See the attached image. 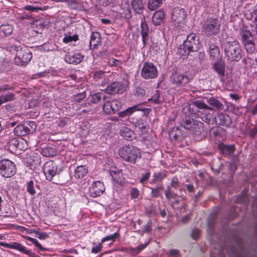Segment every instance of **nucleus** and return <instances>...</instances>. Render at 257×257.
<instances>
[{
    "label": "nucleus",
    "mask_w": 257,
    "mask_h": 257,
    "mask_svg": "<svg viewBox=\"0 0 257 257\" xmlns=\"http://www.w3.org/2000/svg\"><path fill=\"white\" fill-rule=\"evenodd\" d=\"M118 154L124 161L135 164L138 159H140L142 154L140 150L132 145H124L118 150Z\"/></svg>",
    "instance_id": "nucleus-2"
},
{
    "label": "nucleus",
    "mask_w": 257,
    "mask_h": 257,
    "mask_svg": "<svg viewBox=\"0 0 257 257\" xmlns=\"http://www.w3.org/2000/svg\"><path fill=\"white\" fill-rule=\"evenodd\" d=\"M248 135L251 138H254L257 136V125H254L253 128L249 130Z\"/></svg>",
    "instance_id": "nucleus-64"
},
{
    "label": "nucleus",
    "mask_w": 257,
    "mask_h": 257,
    "mask_svg": "<svg viewBox=\"0 0 257 257\" xmlns=\"http://www.w3.org/2000/svg\"><path fill=\"white\" fill-rule=\"evenodd\" d=\"M208 103L218 110H223L224 108L223 104L220 101L214 98L209 99L208 100Z\"/></svg>",
    "instance_id": "nucleus-42"
},
{
    "label": "nucleus",
    "mask_w": 257,
    "mask_h": 257,
    "mask_svg": "<svg viewBox=\"0 0 257 257\" xmlns=\"http://www.w3.org/2000/svg\"><path fill=\"white\" fill-rule=\"evenodd\" d=\"M243 47L247 53L253 54L255 50V45L254 43L244 45Z\"/></svg>",
    "instance_id": "nucleus-53"
},
{
    "label": "nucleus",
    "mask_w": 257,
    "mask_h": 257,
    "mask_svg": "<svg viewBox=\"0 0 257 257\" xmlns=\"http://www.w3.org/2000/svg\"><path fill=\"white\" fill-rule=\"evenodd\" d=\"M119 233L118 232H116L115 233H114L113 234H110V235L105 236L101 239V243H103V242H104L106 241H108V240H112L113 241H114L115 240V239L119 237Z\"/></svg>",
    "instance_id": "nucleus-46"
},
{
    "label": "nucleus",
    "mask_w": 257,
    "mask_h": 257,
    "mask_svg": "<svg viewBox=\"0 0 257 257\" xmlns=\"http://www.w3.org/2000/svg\"><path fill=\"white\" fill-rule=\"evenodd\" d=\"M16 173V166L9 159L0 160V175L5 178H10Z\"/></svg>",
    "instance_id": "nucleus-7"
},
{
    "label": "nucleus",
    "mask_w": 257,
    "mask_h": 257,
    "mask_svg": "<svg viewBox=\"0 0 257 257\" xmlns=\"http://www.w3.org/2000/svg\"><path fill=\"white\" fill-rule=\"evenodd\" d=\"M110 175L113 182L117 185H122L124 184L125 180L123 177L122 170H112L110 171Z\"/></svg>",
    "instance_id": "nucleus-19"
},
{
    "label": "nucleus",
    "mask_w": 257,
    "mask_h": 257,
    "mask_svg": "<svg viewBox=\"0 0 257 257\" xmlns=\"http://www.w3.org/2000/svg\"><path fill=\"white\" fill-rule=\"evenodd\" d=\"M247 192V191L244 190L238 197L237 201L238 202L245 203L248 201Z\"/></svg>",
    "instance_id": "nucleus-52"
},
{
    "label": "nucleus",
    "mask_w": 257,
    "mask_h": 257,
    "mask_svg": "<svg viewBox=\"0 0 257 257\" xmlns=\"http://www.w3.org/2000/svg\"><path fill=\"white\" fill-rule=\"evenodd\" d=\"M43 171L46 179L49 181H53V178L58 174V167L54 161H47L43 167Z\"/></svg>",
    "instance_id": "nucleus-12"
},
{
    "label": "nucleus",
    "mask_w": 257,
    "mask_h": 257,
    "mask_svg": "<svg viewBox=\"0 0 257 257\" xmlns=\"http://www.w3.org/2000/svg\"><path fill=\"white\" fill-rule=\"evenodd\" d=\"M0 245L10 249H13L19 252L27 254L29 257H35L36 254L31 250H29L22 244L18 242L10 243L0 242Z\"/></svg>",
    "instance_id": "nucleus-13"
},
{
    "label": "nucleus",
    "mask_w": 257,
    "mask_h": 257,
    "mask_svg": "<svg viewBox=\"0 0 257 257\" xmlns=\"http://www.w3.org/2000/svg\"><path fill=\"white\" fill-rule=\"evenodd\" d=\"M24 9L30 11V12H38L40 10H42V9L39 7H34L31 5H27L25 6V7L23 8Z\"/></svg>",
    "instance_id": "nucleus-57"
},
{
    "label": "nucleus",
    "mask_w": 257,
    "mask_h": 257,
    "mask_svg": "<svg viewBox=\"0 0 257 257\" xmlns=\"http://www.w3.org/2000/svg\"><path fill=\"white\" fill-rule=\"evenodd\" d=\"M21 149H17V150H25L27 149L28 144L26 140L23 139L22 138H20V140L19 141V144Z\"/></svg>",
    "instance_id": "nucleus-60"
},
{
    "label": "nucleus",
    "mask_w": 257,
    "mask_h": 257,
    "mask_svg": "<svg viewBox=\"0 0 257 257\" xmlns=\"http://www.w3.org/2000/svg\"><path fill=\"white\" fill-rule=\"evenodd\" d=\"M131 5L133 10L136 14H142L144 9V4L143 0H132Z\"/></svg>",
    "instance_id": "nucleus-25"
},
{
    "label": "nucleus",
    "mask_w": 257,
    "mask_h": 257,
    "mask_svg": "<svg viewBox=\"0 0 257 257\" xmlns=\"http://www.w3.org/2000/svg\"><path fill=\"white\" fill-rule=\"evenodd\" d=\"M105 72L102 70H97L93 73V78L96 81H98L104 75Z\"/></svg>",
    "instance_id": "nucleus-55"
},
{
    "label": "nucleus",
    "mask_w": 257,
    "mask_h": 257,
    "mask_svg": "<svg viewBox=\"0 0 257 257\" xmlns=\"http://www.w3.org/2000/svg\"><path fill=\"white\" fill-rule=\"evenodd\" d=\"M200 229L198 228H194L192 230L191 236L193 239L196 240L199 238V236L200 234Z\"/></svg>",
    "instance_id": "nucleus-59"
},
{
    "label": "nucleus",
    "mask_w": 257,
    "mask_h": 257,
    "mask_svg": "<svg viewBox=\"0 0 257 257\" xmlns=\"http://www.w3.org/2000/svg\"><path fill=\"white\" fill-rule=\"evenodd\" d=\"M36 236L40 239H46L49 237V234L46 232L36 231L35 232Z\"/></svg>",
    "instance_id": "nucleus-56"
},
{
    "label": "nucleus",
    "mask_w": 257,
    "mask_h": 257,
    "mask_svg": "<svg viewBox=\"0 0 257 257\" xmlns=\"http://www.w3.org/2000/svg\"><path fill=\"white\" fill-rule=\"evenodd\" d=\"M84 56L80 53H68L65 55V61L66 63L72 64H77L80 63L83 60Z\"/></svg>",
    "instance_id": "nucleus-16"
},
{
    "label": "nucleus",
    "mask_w": 257,
    "mask_h": 257,
    "mask_svg": "<svg viewBox=\"0 0 257 257\" xmlns=\"http://www.w3.org/2000/svg\"><path fill=\"white\" fill-rule=\"evenodd\" d=\"M171 187L174 189H177L179 186V181L177 177L175 176L172 178L171 182Z\"/></svg>",
    "instance_id": "nucleus-62"
},
{
    "label": "nucleus",
    "mask_w": 257,
    "mask_h": 257,
    "mask_svg": "<svg viewBox=\"0 0 257 257\" xmlns=\"http://www.w3.org/2000/svg\"><path fill=\"white\" fill-rule=\"evenodd\" d=\"M136 126L142 134H146L149 130V125L146 122H143L142 119L138 120L137 121Z\"/></svg>",
    "instance_id": "nucleus-38"
},
{
    "label": "nucleus",
    "mask_w": 257,
    "mask_h": 257,
    "mask_svg": "<svg viewBox=\"0 0 257 257\" xmlns=\"http://www.w3.org/2000/svg\"><path fill=\"white\" fill-rule=\"evenodd\" d=\"M100 42V34L98 32H93L90 36V46L91 48H95Z\"/></svg>",
    "instance_id": "nucleus-32"
},
{
    "label": "nucleus",
    "mask_w": 257,
    "mask_h": 257,
    "mask_svg": "<svg viewBox=\"0 0 257 257\" xmlns=\"http://www.w3.org/2000/svg\"><path fill=\"white\" fill-rule=\"evenodd\" d=\"M164 193L166 198L168 200H170L171 199H174V201L172 202V205H178L180 203V200L178 199L179 196L177 194L172 192L169 187L167 188Z\"/></svg>",
    "instance_id": "nucleus-27"
},
{
    "label": "nucleus",
    "mask_w": 257,
    "mask_h": 257,
    "mask_svg": "<svg viewBox=\"0 0 257 257\" xmlns=\"http://www.w3.org/2000/svg\"><path fill=\"white\" fill-rule=\"evenodd\" d=\"M192 105L200 109H207L209 110H213L211 107L208 106L206 103L204 102V101L201 100H196L193 101L192 103Z\"/></svg>",
    "instance_id": "nucleus-43"
},
{
    "label": "nucleus",
    "mask_w": 257,
    "mask_h": 257,
    "mask_svg": "<svg viewBox=\"0 0 257 257\" xmlns=\"http://www.w3.org/2000/svg\"><path fill=\"white\" fill-rule=\"evenodd\" d=\"M149 244V242L144 244H141L136 247H132L130 250L133 253L139 254L141 251L145 249Z\"/></svg>",
    "instance_id": "nucleus-45"
},
{
    "label": "nucleus",
    "mask_w": 257,
    "mask_h": 257,
    "mask_svg": "<svg viewBox=\"0 0 257 257\" xmlns=\"http://www.w3.org/2000/svg\"><path fill=\"white\" fill-rule=\"evenodd\" d=\"M120 14L121 17L126 19H130L132 17L130 7L128 5L125 4L121 6V12Z\"/></svg>",
    "instance_id": "nucleus-33"
},
{
    "label": "nucleus",
    "mask_w": 257,
    "mask_h": 257,
    "mask_svg": "<svg viewBox=\"0 0 257 257\" xmlns=\"http://www.w3.org/2000/svg\"><path fill=\"white\" fill-rule=\"evenodd\" d=\"M215 121L219 125L226 127L230 126L232 123L230 117L228 114L222 112L218 114Z\"/></svg>",
    "instance_id": "nucleus-18"
},
{
    "label": "nucleus",
    "mask_w": 257,
    "mask_h": 257,
    "mask_svg": "<svg viewBox=\"0 0 257 257\" xmlns=\"http://www.w3.org/2000/svg\"><path fill=\"white\" fill-rule=\"evenodd\" d=\"M201 118L202 121L208 124H213L216 120V117L214 115L213 113L211 112L202 114Z\"/></svg>",
    "instance_id": "nucleus-34"
},
{
    "label": "nucleus",
    "mask_w": 257,
    "mask_h": 257,
    "mask_svg": "<svg viewBox=\"0 0 257 257\" xmlns=\"http://www.w3.org/2000/svg\"><path fill=\"white\" fill-rule=\"evenodd\" d=\"M87 173L88 170L85 166H79L74 170V177L76 179L83 178Z\"/></svg>",
    "instance_id": "nucleus-30"
},
{
    "label": "nucleus",
    "mask_w": 257,
    "mask_h": 257,
    "mask_svg": "<svg viewBox=\"0 0 257 257\" xmlns=\"http://www.w3.org/2000/svg\"><path fill=\"white\" fill-rule=\"evenodd\" d=\"M14 133L17 136H25L31 133L30 128L26 124L18 125L14 130Z\"/></svg>",
    "instance_id": "nucleus-21"
},
{
    "label": "nucleus",
    "mask_w": 257,
    "mask_h": 257,
    "mask_svg": "<svg viewBox=\"0 0 257 257\" xmlns=\"http://www.w3.org/2000/svg\"><path fill=\"white\" fill-rule=\"evenodd\" d=\"M90 101L94 104H98L101 102V100L104 102L107 99V95L104 92H98L90 95Z\"/></svg>",
    "instance_id": "nucleus-22"
},
{
    "label": "nucleus",
    "mask_w": 257,
    "mask_h": 257,
    "mask_svg": "<svg viewBox=\"0 0 257 257\" xmlns=\"http://www.w3.org/2000/svg\"><path fill=\"white\" fill-rule=\"evenodd\" d=\"M193 120L194 119H190L189 118H186L182 120L181 122V125L186 130H191L193 127Z\"/></svg>",
    "instance_id": "nucleus-44"
},
{
    "label": "nucleus",
    "mask_w": 257,
    "mask_h": 257,
    "mask_svg": "<svg viewBox=\"0 0 257 257\" xmlns=\"http://www.w3.org/2000/svg\"><path fill=\"white\" fill-rule=\"evenodd\" d=\"M213 70L216 73L218 76L223 81V77L227 72L225 69V63L224 60L217 59L212 65Z\"/></svg>",
    "instance_id": "nucleus-15"
},
{
    "label": "nucleus",
    "mask_w": 257,
    "mask_h": 257,
    "mask_svg": "<svg viewBox=\"0 0 257 257\" xmlns=\"http://www.w3.org/2000/svg\"><path fill=\"white\" fill-rule=\"evenodd\" d=\"M146 94V91L144 88L142 87L138 86L136 87V95L138 96H143Z\"/></svg>",
    "instance_id": "nucleus-61"
},
{
    "label": "nucleus",
    "mask_w": 257,
    "mask_h": 257,
    "mask_svg": "<svg viewBox=\"0 0 257 257\" xmlns=\"http://www.w3.org/2000/svg\"><path fill=\"white\" fill-rule=\"evenodd\" d=\"M218 149L221 154L224 156H227L229 155L234 153L235 151V147L234 145H225L223 143H219L218 145Z\"/></svg>",
    "instance_id": "nucleus-20"
},
{
    "label": "nucleus",
    "mask_w": 257,
    "mask_h": 257,
    "mask_svg": "<svg viewBox=\"0 0 257 257\" xmlns=\"http://www.w3.org/2000/svg\"><path fill=\"white\" fill-rule=\"evenodd\" d=\"M209 55L212 60L218 59L220 51L218 47L215 44H211L209 46Z\"/></svg>",
    "instance_id": "nucleus-31"
},
{
    "label": "nucleus",
    "mask_w": 257,
    "mask_h": 257,
    "mask_svg": "<svg viewBox=\"0 0 257 257\" xmlns=\"http://www.w3.org/2000/svg\"><path fill=\"white\" fill-rule=\"evenodd\" d=\"M127 87V83L123 81H114L106 87L105 91V93L111 95L122 94Z\"/></svg>",
    "instance_id": "nucleus-11"
},
{
    "label": "nucleus",
    "mask_w": 257,
    "mask_h": 257,
    "mask_svg": "<svg viewBox=\"0 0 257 257\" xmlns=\"http://www.w3.org/2000/svg\"><path fill=\"white\" fill-rule=\"evenodd\" d=\"M151 189L152 196L154 198H157L159 196V190H163L162 185H158L156 188Z\"/></svg>",
    "instance_id": "nucleus-54"
},
{
    "label": "nucleus",
    "mask_w": 257,
    "mask_h": 257,
    "mask_svg": "<svg viewBox=\"0 0 257 257\" xmlns=\"http://www.w3.org/2000/svg\"><path fill=\"white\" fill-rule=\"evenodd\" d=\"M163 0H149L148 3V9L152 11L157 9L162 4Z\"/></svg>",
    "instance_id": "nucleus-39"
},
{
    "label": "nucleus",
    "mask_w": 257,
    "mask_h": 257,
    "mask_svg": "<svg viewBox=\"0 0 257 257\" xmlns=\"http://www.w3.org/2000/svg\"><path fill=\"white\" fill-rule=\"evenodd\" d=\"M193 127L191 128L192 134L195 136H199L203 131L204 123L200 121L193 120Z\"/></svg>",
    "instance_id": "nucleus-24"
},
{
    "label": "nucleus",
    "mask_w": 257,
    "mask_h": 257,
    "mask_svg": "<svg viewBox=\"0 0 257 257\" xmlns=\"http://www.w3.org/2000/svg\"><path fill=\"white\" fill-rule=\"evenodd\" d=\"M16 52L15 62L19 66H26L32 58V53L28 47L23 45H13L12 46Z\"/></svg>",
    "instance_id": "nucleus-3"
},
{
    "label": "nucleus",
    "mask_w": 257,
    "mask_h": 257,
    "mask_svg": "<svg viewBox=\"0 0 257 257\" xmlns=\"http://www.w3.org/2000/svg\"><path fill=\"white\" fill-rule=\"evenodd\" d=\"M120 135L126 140H131L134 135L133 131L126 127H123L120 130Z\"/></svg>",
    "instance_id": "nucleus-37"
},
{
    "label": "nucleus",
    "mask_w": 257,
    "mask_h": 257,
    "mask_svg": "<svg viewBox=\"0 0 257 257\" xmlns=\"http://www.w3.org/2000/svg\"><path fill=\"white\" fill-rule=\"evenodd\" d=\"M192 106L193 105L191 104L186 105L183 107L182 113L186 117H190L195 114V111Z\"/></svg>",
    "instance_id": "nucleus-41"
},
{
    "label": "nucleus",
    "mask_w": 257,
    "mask_h": 257,
    "mask_svg": "<svg viewBox=\"0 0 257 257\" xmlns=\"http://www.w3.org/2000/svg\"><path fill=\"white\" fill-rule=\"evenodd\" d=\"M201 46L199 37L195 34H189L183 44V48L185 54H189L191 52L198 51Z\"/></svg>",
    "instance_id": "nucleus-6"
},
{
    "label": "nucleus",
    "mask_w": 257,
    "mask_h": 257,
    "mask_svg": "<svg viewBox=\"0 0 257 257\" xmlns=\"http://www.w3.org/2000/svg\"><path fill=\"white\" fill-rule=\"evenodd\" d=\"M223 47L225 56L229 61H238L241 59L242 50L237 41L226 42L223 44Z\"/></svg>",
    "instance_id": "nucleus-4"
},
{
    "label": "nucleus",
    "mask_w": 257,
    "mask_h": 257,
    "mask_svg": "<svg viewBox=\"0 0 257 257\" xmlns=\"http://www.w3.org/2000/svg\"><path fill=\"white\" fill-rule=\"evenodd\" d=\"M86 92L83 91L81 93H77V94L73 95V100L74 101L77 102H80L86 97Z\"/></svg>",
    "instance_id": "nucleus-50"
},
{
    "label": "nucleus",
    "mask_w": 257,
    "mask_h": 257,
    "mask_svg": "<svg viewBox=\"0 0 257 257\" xmlns=\"http://www.w3.org/2000/svg\"><path fill=\"white\" fill-rule=\"evenodd\" d=\"M221 27L220 21L216 17H208L202 25V32L207 37L217 35Z\"/></svg>",
    "instance_id": "nucleus-5"
},
{
    "label": "nucleus",
    "mask_w": 257,
    "mask_h": 257,
    "mask_svg": "<svg viewBox=\"0 0 257 257\" xmlns=\"http://www.w3.org/2000/svg\"><path fill=\"white\" fill-rule=\"evenodd\" d=\"M192 79L187 74L177 71L172 72L170 76L171 83L175 87L178 88L181 93L189 90L187 87Z\"/></svg>",
    "instance_id": "nucleus-1"
},
{
    "label": "nucleus",
    "mask_w": 257,
    "mask_h": 257,
    "mask_svg": "<svg viewBox=\"0 0 257 257\" xmlns=\"http://www.w3.org/2000/svg\"><path fill=\"white\" fill-rule=\"evenodd\" d=\"M13 31L11 25L3 24L0 26V37L4 38L11 35Z\"/></svg>",
    "instance_id": "nucleus-26"
},
{
    "label": "nucleus",
    "mask_w": 257,
    "mask_h": 257,
    "mask_svg": "<svg viewBox=\"0 0 257 257\" xmlns=\"http://www.w3.org/2000/svg\"><path fill=\"white\" fill-rule=\"evenodd\" d=\"M131 195L133 199L137 198L139 196V191L136 188H133L131 190Z\"/></svg>",
    "instance_id": "nucleus-63"
},
{
    "label": "nucleus",
    "mask_w": 257,
    "mask_h": 257,
    "mask_svg": "<svg viewBox=\"0 0 257 257\" xmlns=\"http://www.w3.org/2000/svg\"><path fill=\"white\" fill-rule=\"evenodd\" d=\"M121 106V102L116 99H111L107 96L102 105V111L106 114H114L119 110Z\"/></svg>",
    "instance_id": "nucleus-9"
},
{
    "label": "nucleus",
    "mask_w": 257,
    "mask_h": 257,
    "mask_svg": "<svg viewBox=\"0 0 257 257\" xmlns=\"http://www.w3.org/2000/svg\"><path fill=\"white\" fill-rule=\"evenodd\" d=\"M34 183L33 180L29 181L27 183V191L31 195H34L36 194V191L34 188Z\"/></svg>",
    "instance_id": "nucleus-47"
},
{
    "label": "nucleus",
    "mask_w": 257,
    "mask_h": 257,
    "mask_svg": "<svg viewBox=\"0 0 257 257\" xmlns=\"http://www.w3.org/2000/svg\"><path fill=\"white\" fill-rule=\"evenodd\" d=\"M239 36L242 44L253 37L252 33L247 29L246 27L240 29Z\"/></svg>",
    "instance_id": "nucleus-28"
},
{
    "label": "nucleus",
    "mask_w": 257,
    "mask_h": 257,
    "mask_svg": "<svg viewBox=\"0 0 257 257\" xmlns=\"http://www.w3.org/2000/svg\"><path fill=\"white\" fill-rule=\"evenodd\" d=\"M41 154L46 157H51L57 154V151L52 147H46L42 150Z\"/></svg>",
    "instance_id": "nucleus-36"
},
{
    "label": "nucleus",
    "mask_w": 257,
    "mask_h": 257,
    "mask_svg": "<svg viewBox=\"0 0 257 257\" xmlns=\"http://www.w3.org/2000/svg\"><path fill=\"white\" fill-rule=\"evenodd\" d=\"M105 191V187L103 183L96 181L93 183L89 188V193L92 197H96L101 195Z\"/></svg>",
    "instance_id": "nucleus-14"
},
{
    "label": "nucleus",
    "mask_w": 257,
    "mask_h": 257,
    "mask_svg": "<svg viewBox=\"0 0 257 257\" xmlns=\"http://www.w3.org/2000/svg\"><path fill=\"white\" fill-rule=\"evenodd\" d=\"M78 40V35L77 34H74L72 36L65 35V36L63 39V42L64 43L67 44L69 42H73V41L76 42Z\"/></svg>",
    "instance_id": "nucleus-48"
},
{
    "label": "nucleus",
    "mask_w": 257,
    "mask_h": 257,
    "mask_svg": "<svg viewBox=\"0 0 257 257\" xmlns=\"http://www.w3.org/2000/svg\"><path fill=\"white\" fill-rule=\"evenodd\" d=\"M20 139L14 138L10 142V146L15 147L16 149H21L19 144Z\"/></svg>",
    "instance_id": "nucleus-58"
},
{
    "label": "nucleus",
    "mask_w": 257,
    "mask_h": 257,
    "mask_svg": "<svg viewBox=\"0 0 257 257\" xmlns=\"http://www.w3.org/2000/svg\"><path fill=\"white\" fill-rule=\"evenodd\" d=\"M165 13L162 11L156 12L152 17V22L155 26L160 25L165 19Z\"/></svg>",
    "instance_id": "nucleus-23"
},
{
    "label": "nucleus",
    "mask_w": 257,
    "mask_h": 257,
    "mask_svg": "<svg viewBox=\"0 0 257 257\" xmlns=\"http://www.w3.org/2000/svg\"><path fill=\"white\" fill-rule=\"evenodd\" d=\"M141 75L145 79H151L158 76L157 67L152 62H145L143 66Z\"/></svg>",
    "instance_id": "nucleus-10"
},
{
    "label": "nucleus",
    "mask_w": 257,
    "mask_h": 257,
    "mask_svg": "<svg viewBox=\"0 0 257 257\" xmlns=\"http://www.w3.org/2000/svg\"><path fill=\"white\" fill-rule=\"evenodd\" d=\"M187 14L185 10L181 8H175L172 12L171 20L175 27L181 28L186 23Z\"/></svg>",
    "instance_id": "nucleus-8"
},
{
    "label": "nucleus",
    "mask_w": 257,
    "mask_h": 257,
    "mask_svg": "<svg viewBox=\"0 0 257 257\" xmlns=\"http://www.w3.org/2000/svg\"><path fill=\"white\" fill-rule=\"evenodd\" d=\"M149 102H152L156 104H162L163 102V99L161 98V93L159 90H156L154 94L148 99Z\"/></svg>",
    "instance_id": "nucleus-35"
},
{
    "label": "nucleus",
    "mask_w": 257,
    "mask_h": 257,
    "mask_svg": "<svg viewBox=\"0 0 257 257\" xmlns=\"http://www.w3.org/2000/svg\"><path fill=\"white\" fill-rule=\"evenodd\" d=\"M142 110V109L139 108V105H135L127 108L125 110L119 112L118 115L120 117L124 118L130 116L133 112L137 110Z\"/></svg>",
    "instance_id": "nucleus-29"
},
{
    "label": "nucleus",
    "mask_w": 257,
    "mask_h": 257,
    "mask_svg": "<svg viewBox=\"0 0 257 257\" xmlns=\"http://www.w3.org/2000/svg\"><path fill=\"white\" fill-rule=\"evenodd\" d=\"M15 98V95L13 93H9L2 95L0 96V106L5 102L14 100Z\"/></svg>",
    "instance_id": "nucleus-40"
},
{
    "label": "nucleus",
    "mask_w": 257,
    "mask_h": 257,
    "mask_svg": "<svg viewBox=\"0 0 257 257\" xmlns=\"http://www.w3.org/2000/svg\"><path fill=\"white\" fill-rule=\"evenodd\" d=\"M141 29L143 43L144 44V47H145L149 41L150 31L148 25L146 23V19L145 17H144L141 21Z\"/></svg>",
    "instance_id": "nucleus-17"
},
{
    "label": "nucleus",
    "mask_w": 257,
    "mask_h": 257,
    "mask_svg": "<svg viewBox=\"0 0 257 257\" xmlns=\"http://www.w3.org/2000/svg\"><path fill=\"white\" fill-rule=\"evenodd\" d=\"M108 64L109 66L111 67H120L122 64V62L121 60H119L115 58H112L109 59L108 61Z\"/></svg>",
    "instance_id": "nucleus-51"
},
{
    "label": "nucleus",
    "mask_w": 257,
    "mask_h": 257,
    "mask_svg": "<svg viewBox=\"0 0 257 257\" xmlns=\"http://www.w3.org/2000/svg\"><path fill=\"white\" fill-rule=\"evenodd\" d=\"M28 240L31 242L33 244H34L37 247H38L39 249L40 250H46V249L45 247H43L36 239L29 236L28 237Z\"/></svg>",
    "instance_id": "nucleus-49"
}]
</instances>
